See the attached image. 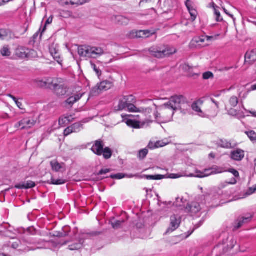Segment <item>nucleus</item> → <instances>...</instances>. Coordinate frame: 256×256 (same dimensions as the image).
Segmentation results:
<instances>
[{"instance_id":"nucleus-1","label":"nucleus","mask_w":256,"mask_h":256,"mask_svg":"<svg viewBox=\"0 0 256 256\" xmlns=\"http://www.w3.org/2000/svg\"><path fill=\"white\" fill-rule=\"evenodd\" d=\"M38 86L54 90L58 95L63 96L66 94V87L62 78H44L36 80Z\"/></svg>"},{"instance_id":"nucleus-2","label":"nucleus","mask_w":256,"mask_h":256,"mask_svg":"<svg viewBox=\"0 0 256 256\" xmlns=\"http://www.w3.org/2000/svg\"><path fill=\"white\" fill-rule=\"evenodd\" d=\"M224 172H228L232 173L236 178L239 176V172L236 170L234 168H230L228 170H224ZM223 172V170H220L217 167H212L210 168L205 169L203 172H201L197 169L195 170L194 173H190L188 174H184L180 176L178 174H172L171 178H177L182 176H188V177H196L198 178H203L207 177L209 176L220 174Z\"/></svg>"},{"instance_id":"nucleus-3","label":"nucleus","mask_w":256,"mask_h":256,"mask_svg":"<svg viewBox=\"0 0 256 256\" xmlns=\"http://www.w3.org/2000/svg\"><path fill=\"white\" fill-rule=\"evenodd\" d=\"M78 54L81 57L96 58L104 54V50L100 47L82 46L78 47Z\"/></svg>"},{"instance_id":"nucleus-4","label":"nucleus","mask_w":256,"mask_h":256,"mask_svg":"<svg viewBox=\"0 0 256 256\" xmlns=\"http://www.w3.org/2000/svg\"><path fill=\"white\" fill-rule=\"evenodd\" d=\"M167 103L174 111L180 110L182 112H184L189 106L186 98L182 96H172Z\"/></svg>"},{"instance_id":"nucleus-5","label":"nucleus","mask_w":256,"mask_h":256,"mask_svg":"<svg viewBox=\"0 0 256 256\" xmlns=\"http://www.w3.org/2000/svg\"><path fill=\"white\" fill-rule=\"evenodd\" d=\"M150 52L156 58H164L176 53V50L174 47L166 46L163 47L151 48H150Z\"/></svg>"},{"instance_id":"nucleus-6","label":"nucleus","mask_w":256,"mask_h":256,"mask_svg":"<svg viewBox=\"0 0 256 256\" xmlns=\"http://www.w3.org/2000/svg\"><path fill=\"white\" fill-rule=\"evenodd\" d=\"M136 177L139 178H145L148 180H162L164 178V176L161 174H156V175H144L142 176H138V174H129L126 175L123 174L118 173L115 174H112L110 177L112 179H118L120 180L125 177H127L128 178H132L133 177Z\"/></svg>"},{"instance_id":"nucleus-7","label":"nucleus","mask_w":256,"mask_h":256,"mask_svg":"<svg viewBox=\"0 0 256 256\" xmlns=\"http://www.w3.org/2000/svg\"><path fill=\"white\" fill-rule=\"evenodd\" d=\"M16 55L20 58L30 59L37 57V53L34 50H30L22 46H19L16 50Z\"/></svg>"},{"instance_id":"nucleus-8","label":"nucleus","mask_w":256,"mask_h":256,"mask_svg":"<svg viewBox=\"0 0 256 256\" xmlns=\"http://www.w3.org/2000/svg\"><path fill=\"white\" fill-rule=\"evenodd\" d=\"M174 110L166 102L160 108V117L162 118L166 122H170L172 119L174 114Z\"/></svg>"},{"instance_id":"nucleus-9","label":"nucleus","mask_w":256,"mask_h":256,"mask_svg":"<svg viewBox=\"0 0 256 256\" xmlns=\"http://www.w3.org/2000/svg\"><path fill=\"white\" fill-rule=\"evenodd\" d=\"M136 102L134 97L132 95L122 96L119 98L118 105L115 107L116 110H126L129 102Z\"/></svg>"},{"instance_id":"nucleus-10","label":"nucleus","mask_w":256,"mask_h":256,"mask_svg":"<svg viewBox=\"0 0 256 256\" xmlns=\"http://www.w3.org/2000/svg\"><path fill=\"white\" fill-rule=\"evenodd\" d=\"M122 117L124 118V121L126 123L128 126L134 128H143L146 124H149L152 122L150 120H147L146 122H140V121L128 118H124V116L122 115Z\"/></svg>"},{"instance_id":"nucleus-11","label":"nucleus","mask_w":256,"mask_h":256,"mask_svg":"<svg viewBox=\"0 0 256 256\" xmlns=\"http://www.w3.org/2000/svg\"><path fill=\"white\" fill-rule=\"evenodd\" d=\"M181 222V218L178 215L174 214L170 216V224L166 230V234L172 232L176 230Z\"/></svg>"},{"instance_id":"nucleus-12","label":"nucleus","mask_w":256,"mask_h":256,"mask_svg":"<svg viewBox=\"0 0 256 256\" xmlns=\"http://www.w3.org/2000/svg\"><path fill=\"white\" fill-rule=\"evenodd\" d=\"M36 122L28 118H24L16 125V127L20 130L29 129L34 126Z\"/></svg>"},{"instance_id":"nucleus-13","label":"nucleus","mask_w":256,"mask_h":256,"mask_svg":"<svg viewBox=\"0 0 256 256\" xmlns=\"http://www.w3.org/2000/svg\"><path fill=\"white\" fill-rule=\"evenodd\" d=\"M84 242V240L82 239L76 240L72 242L66 241L62 245H66L70 244L68 246V248L70 250H76L82 248Z\"/></svg>"},{"instance_id":"nucleus-14","label":"nucleus","mask_w":256,"mask_h":256,"mask_svg":"<svg viewBox=\"0 0 256 256\" xmlns=\"http://www.w3.org/2000/svg\"><path fill=\"white\" fill-rule=\"evenodd\" d=\"M244 63L252 64L256 61V48L248 50L244 56Z\"/></svg>"},{"instance_id":"nucleus-15","label":"nucleus","mask_w":256,"mask_h":256,"mask_svg":"<svg viewBox=\"0 0 256 256\" xmlns=\"http://www.w3.org/2000/svg\"><path fill=\"white\" fill-rule=\"evenodd\" d=\"M104 144L102 140H96L91 148L92 152L98 156H102L104 149Z\"/></svg>"},{"instance_id":"nucleus-16","label":"nucleus","mask_w":256,"mask_h":256,"mask_svg":"<svg viewBox=\"0 0 256 256\" xmlns=\"http://www.w3.org/2000/svg\"><path fill=\"white\" fill-rule=\"evenodd\" d=\"M50 52L53 58L58 63L61 62V58L58 52V46L57 44H52L50 46Z\"/></svg>"},{"instance_id":"nucleus-17","label":"nucleus","mask_w":256,"mask_h":256,"mask_svg":"<svg viewBox=\"0 0 256 256\" xmlns=\"http://www.w3.org/2000/svg\"><path fill=\"white\" fill-rule=\"evenodd\" d=\"M200 204L196 202H192L188 204L186 208V212H190L192 215L200 212Z\"/></svg>"},{"instance_id":"nucleus-18","label":"nucleus","mask_w":256,"mask_h":256,"mask_svg":"<svg viewBox=\"0 0 256 256\" xmlns=\"http://www.w3.org/2000/svg\"><path fill=\"white\" fill-rule=\"evenodd\" d=\"M202 101L201 100H197L194 102L192 105V108L197 113L199 116L202 117L205 116L204 112L202 110L200 106L202 104Z\"/></svg>"},{"instance_id":"nucleus-19","label":"nucleus","mask_w":256,"mask_h":256,"mask_svg":"<svg viewBox=\"0 0 256 256\" xmlns=\"http://www.w3.org/2000/svg\"><path fill=\"white\" fill-rule=\"evenodd\" d=\"M186 6L190 14L191 20L194 22L196 18L198 12L196 10L193 8L192 2L190 0H187L186 2Z\"/></svg>"},{"instance_id":"nucleus-20","label":"nucleus","mask_w":256,"mask_h":256,"mask_svg":"<svg viewBox=\"0 0 256 256\" xmlns=\"http://www.w3.org/2000/svg\"><path fill=\"white\" fill-rule=\"evenodd\" d=\"M50 164L52 169L56 172H60L61 170H65V164L64 163H59L56 160L50 162Z\"/></svg>"},{"instance_id":"nucleus-21","label":"nucleus","mask_w":256,"mask_h":256,"mask_svg":"<svg viewBox=\"0 0 256 256\" xmlns=\"http://www.w3.org/2000/svg\"><path fill=\"white\" fill-rule=\"evenodd\" d=\"M112 86V84L110 82L105 80L101 82L98 86V89L100 91H106Z\"/></svg>"},{"instance_id":"nucleus-22","label":"nucleus","mask_w":256,"mask_h":256,"mask_svg":"<svg viewBox=\"0 0 256 256\" xmlns=\"http://www.w3.org/2000/svg\"><path fill=\"white\" fill-rule=\"evenodd\" d=\"M211 38L209 36H202L200 37H196L193 38L192 40V42L193 44H198V46H202V44H203L206 40L208 41Z\"/></svg>"},{"instance_id":"nucleus-23","label":"nucleus","mask_w":256,"mask_h":256,"mask_svg":"<svg viewBox=\"0 0 256 256\" xmlns=\"http://www.w3.org/2000/svg\"><path fill=\"white\" fill-rule=\"evenodd\" d=\"M20 244L21 242L20 240L12 238L6 244L8 247H11L14 249H16L19 247Z\"/></svg>"},{"instance_id":"nucleus-24","label":"nucleus","mask_w":256,"mask_h":256,"mask_svg":"<svg viewBox=\"0 0 256 256\" xmlns=\"http://www.w3.org/2000/svg\"><path fill=\"white\" fill-rule=\"evenodd\" d=\"M36 186L35 183L32 181H28L26 183L23 184H20L16 186V188L18 189H28L30 188H34Z\"/></svg>"},{"instance_id":"nucleus-25","label":"nucleus","mask_w":256,"mask_h":256,"mask_svg":"<svg viewBox=\"0 0 256 256\" xmlns=\"http://www.w3.org/2000/svg\"><path fill=\"white\" fill-rule=\"evenodd\" d=\"M82 96V94H76L70 97L66 100V103L70 104L72 105L74 103L78 101Z\"/></svg>"},{"instance_id":"nucleus-26","label":"nucleus","mask_w":256,"mask_h":256,"mask_svg":"<svg viewBox=\"0 0 256 256\" xmlns=\"http://www.w3.org/2000/svg\"><path fill=\"white\" fill-rule=\"evenodd\" d=\"M116 22L120 25H126L128 24L129 20L122 16H118L115 18Z\"/></svg>"},{"instance_id":"nucleus-27","label":"nucleus","mask_w":256,"mask_h":256,"mask_svg":"<svg viewBox=\"0 0 256 256\" xmlns=\"http://www.w3.org/2000/svg\"><path fill=\"white\" fill-rule=\"evenodd\" d=\"M204 114H205L206 116H202V118H214L217 115L218 112L216 108H212L210 109L207 110L206 111L204 112Z\"/></svg>"},{"instance_id":"nucleus-28","label":"nucleus","mask_w":256,"mask_h":256,"mask_svg":"<svg viewBox=\"0 0 256 256\" xmlns=\"http://www.w3.org/2000/svg\"><path fill=\"white\" fill-rule=\"evenodd\" d=\"M237 182V180L236 179V178H232L230 180V182H222L218 186V188L219 190H222L224 188L228 186V184H235Z\"/></svg>"},{"instance_id":"nucleus-29","label":"nucleus","mask_w":256,"mask_h":256,"mask_svg":"<svg viewBox=\"0 0 256 256\" xmlns=\"http://www.w3.org/2000/svg\"><path fill=\"white\" fill-rule=\"evenodd\" d=\"M166 144H164L162 142H150L148 147L150 149H154L155 148H158L160 147H162L166 146Z\"/></svg>"},{"instance_id":"nucleus-30","label":"nucleus","mask_w":256,"mask_h":256,"mask_svg":"<svg viewBox=\"0 0 256 256\" xmlns=\"http://www.w3.org/2000/svg\"><path fill=\"white\" fill-rule=\"evenodd\" d=\"M66 181L62 178L55 180L52 177L50 180L48 182V183L54 185H62L66 184Z\"/></svg>"},{"instance_id":"nucleus-31","label":"nucleus","mask_w":256,"mask_h":256,"mask_svg":"<svg viewBox=\"0 0 256 256\" xmlns=\"http://www.w3.org/2000/svg\"><path fill=\"white\" fill-rule=\"evenodd\" d=\"M112 153V150L108 147H106L104 148L102 154L105 159L108 160L111 158Z\"/></svg>"},{"instance_id":"nucleus-32","label":"nucleus","mask_w":256,"mask_h":256,"mask_svg":"<svg viewBox=\"0 0 256 256\" xmlns=\"http://www.w3.org/2000/svg\"><path fill=\"white\" fill-rule=\"evenodd\" d=\"M252 215L251 214H247L241 218V226L242 224H246L251 222Z\"/></svg>"},{"instance_id":"nucleus-33","label":"nucleus","mask_w":256,"mask_h":256,"mask_svg":"<svg viewBox=\"0 0 256 256\" xmlns=\"http://www.w3.org/2000/svg\"><path fill=\"white\" fill-rule=\"evenodd\" d=\"M150 33L149 31L148 30H140L138 34H135V32H130V34H132V36H130V38H134V37H142L143 36H145L146 37H148L150 36V34H148Z\"/></svg>"},{"instance_id":"nucleus-34","label":"nucleus","mask_w":256,"mask_h":256,"mask_svg":"<svg viewBox=\"0 0 256 256\" xmlns=\"http://www.w3.org/2000/svg\"><path fill=\"white\" fill-rule=\"evenodd\" d=\"M136 102H129L128 106L126 108L127 110L129 112H140V111H142V110H140V108H136L134 105V103Z\"/></svg>"},{"instance_id":"nucleus-35","label":"nucleus","mask_w":256,"mask_h":256,"mask_svg":"<svg viewBox=\"0 0 256 256\" xmlns=\"http://www.w3.org/2000/svg\"><path fill=\"white\" fill-rule=\"evenodd\" d=\"M228 114L230 116H234L238 119L240 118V110H236L234 108H230L228 110Z\"/></svg>"},{"instance_id":"nucleus-36","label":"nucleus","mask_w":256,"mask_h":256,"mask_svg":"<svg viewBox=\"0 0 256 256\" xmlns=\"http://www.w3.org/2000/svg\"><path fill=\"white\" fill-rule=\"evenodd\" d=\"M90 0H69L66 4H70L72 5H82L86 2H89Z\"/></svg>"},{"instance_id":"nucleus-37","label":"nucleus","mask_w":256,"mask_h":256,"mask_svg":"<svg viewBox=\"0 0 256 256\" xmlns=\"http://www.w3.org/2000/svg\"><path fill=\"white\" fill-rule=\"evenodd\" d=\"M256 191V184L252 187L250 188L246 192H244L241 198H246V196L251 195Z\"/></svg>"},{"instance_id":"nucleus-38","label":"nucleus","mask_w":256,"mask_h":256,"mask_svg":"<svg viewBox=\"0 0 256 256\" xmlns=\"http://www.w3.org/2000/svg\"><path fill=\"white\" fill-rule=\"evenodd\" d=\"M74 132H78L82 129V125L80 122L75 123L71 126Z\"/></svg>"},{"instance_id":"nucleus-39","label":"nucleus","mask_w":256,"mask_h":256,"mask_svg":"<svg viewBox=\"0 0 256 256\" xmlns=\"http://www.w3.org/2000/svg\"><path fill=\"white\" fill-rule=\"evenodd\" d=\"M0 54L2 56H8L10 55L11 52L8 46H4L0 50Z\"/></svg>"},{"instance_id":"nucleus-40","label":"nucleus","mask_w":256,"mask_h":256,"mask_svg":"<svg viewBox=\"0 0 256 256\" xmlns=\"http://www.w3.org/2000/svg\"><path fill=\"white\" fill-rule=\"evenodd\" d=\"M220 146L224 148H230L231 147V144L226 140H221L219 143Z\"/></svg>"},{"instance_id":"nucleus-41","label":"nucleus","mask_w":256,"mask_h":256,"mask_svg":"<svg viewBox=\"0 0 256 256\" xmlns=\"http://www.w3.org/2000/svg\"><path fill=\"white\" fill-rule=\"evenodd\" d=\"M245 134L248 136L250 138V140L252 141L256 140V133L252 130L249 132H245Z\"/></svg>"},{"instance_id":"nucleus-42","label":"nucleus","mask_w":256,"mask_h":256,"mask_svg":"<svg viewBox=\"0 0 256 256\" xmlns=\"http://www.w3.org/2000/svg\"><path fill=\"white\" fill-rule=\"evenodd\" d=\"M231 158L236 160H240V152L238 150L232 152L231 154Z\"/></svg>"},{"instance_id":"nucleus-43","label":"nucleus","mask_w":256,"mask_h":256,"mask_svg":"<svg viewBox=\"0 0 256 256\" xmlns=\"http://www.w3.org/2000/svg\"><path fill=\"white\" fill-rule=\"evenodd\" d=\"M229 102L232 106L236 107L238 104V100L237 97L233 96L230 98Z\"/></svg>"},{"instance_id":"nucleus-44","label":"nucleus","mask_w":256,"mask_h":256,"mask_svg":"<svg viewBox=\"0 0 256 256\" xmlns=\"http://www.w3.org/2000/svg\"><path fill=\"white\" fill-rule=\"evenodd\" d=\"M90 65L94 70L96 72L97 76L99 77L102 74L101 70L96 66L93 62H90Z\"/></svg>"},{"instance_id":"nucleus-45","label":"nucleus","mask_w":256,"mask_h":256,"mask_svg":"<svg viewBox=\"0 0 256 256\" xmlns=\"http://www.w3.org/2000/svg\"><path fill=\"white\" fill-rule=\"evenodd\" d=\"M148 153V150L146 148H144L142 150H141L139 152L138 154V157L140 159H143L144 158Z\"/></svg>"},{"instance_id":"nucleus-46","label":"nucleus","mask_w":256,"mask_h":256,"mask_svg":"<svg viewBox=\"0 0 256 256\" xmlns=\"http://www.w3.org/2000/svg\"><path fill=\"white\" fill-rule=\"evenodd\" d=\"M53 20V16H50L46 20L44 28L42 29V33L44 32L46 29V26L48 24H50L52 23Z\"/></svg>"},{"instance_id":"nucleus-47","label":"nucleus","mask_w":256,"mask_h":256,"mask_svg":"<svg viewBox=\"0 0 256 256\" xmlns=\"http://www.w3.org/2000/svg\"><path fill=\"white\" fill-rule=\"evenodd\" d=\"M214 77V75L211 72H206L203 74L202 78L204 80H208L210 78H212Z\"/></svg>"},{"instance_id":"nucleus-48","label":"nucleus","mask_w":256,"mask_h":256,"mask_svg":"<svg viewBox=\"0 0 256 256\" xmlns=\"http://www.w3.org/2000/svg\"><path fill=\"white\" fill-rule=\"evenodd\" d=\"M8 37V32L4 30H0V40H6Z\"/></svg>"},{"instance_id":"nucleus-49","label":"nucleus","mask_w":256,"mask_h":256,"mask_svg":"<svg viewBox=\"0 0 256 256\" xmlns=\"http://www.w3.org/2000/svg\"><path fill=\"white\" fill-rule=\"evenodd\" d=\"M124 221L116 220L112 222V226L114 228L116 229L120 227Z\"/></svg>"},{"instance_id":"nucleus-50","label":"nucleus","mask_w":256,"mask_h":256,"mask_svg":"<svg viewBox=\"0 0 256 256\" xmlns=\"http://www.w3.org/2000/svg\"><path fill=\"white\" fill-rule=\"evenodd\" d=\"M140 110H142L140 111V112L144 114L146 116H147L148 114H150L152 112V110L150 108H140Z\"/></svg>"},{"instance_id":"nucleus-51","label":"nucleus","mask_w":256,"mask_h":256,"mask_svg":"<svg viewBox=\"0 0 256 256\" xmlns=\"http://www.w3.org/2000/svg\"><path fill=\"white\" fill-rule=\"evenodd\" d=\"M240 228V220L237 219L232 224L233 230H236Z\"/></svg>"},{"instance_id":"nucleus-52","label":"nucleus","mask_w":256,"mask_h":256,"mask_svg":"<svg viewBox=\"0 0 256 256\" xmlns=\"http://www.w3.org/2000/svg\"><path fill=\"white\" fill-rule=\"evenodd\" d=\"M72 132H74L72 128V126H70L64 130V136H68V135L71 134Z\"/></svg>"},{"instance_id":"nucleus-53","label":"nucleus","mask_w":256,"mask_h":256,"mask_svg":"<svg viewBox=\"0 0 256 256\" xmlns=\"http://www.w3.org/2000/svg\"><path fill=\"white\" fill-rule=\"evenodd\" d=\"M214 15H215V16H216V20L217 22H220L222 20V18L221 16H220V12L217 10H214Z\"/></svg>"},{"instance_id":"nucleus-54","label":"nucleus","mask_w":256,"mask_h":256,"mask_svg":"<svg viewBox=\"0 0 256 256\" xmlns=\"http://www.w3.org/2000/svg\"><path fill=\"white\" fill-rule=\"evenodd\" d=\"M248 114H252L253 116L256 117V112H246V114L244 113L243 112H241V118H244L246 116H248Z\"/></svg>"},{"instance_id":"nucleus-55","label":"nucleus","mask_w":256,"mask_h":256,"mask_svg":"<svg viewBox=\"0 0 256 256\" xmlns=\"http://www.w3.org/2000/svg\"><path fill=\"white\" fill-rule=\"evenodd\" d=\"M67 120H68L64 117L60 118L59 119V124L62 126H64L65 125L67 124Z\"/></svg>"},{"instance_id":"nucleus-56","label":"nucleus","mask_w":256,"mask_h":256,"mask_svg":"<svg viewBox=\"0 0 256 256\" xmlns=\"http://www.w3.org/2000/svg\"><path fill=\"white\" fill-rule=\"evenodd\" d=\"M110 172V170L108 168H106L100 170L98 173V175H102L104 174H106Z\"/></svg>"},{"instance_id":"nucleus-57","label":"nucleus","mask_w":256,"mask_h":256,"mask_svg":"<svg viewBox=\"0 0 256 256\" xmlns=\"http://www.w3.org/2000/svg\"><path fill=\"white\" fill-rule=\"evenodd\" d=\"M16 104L17 106H18V107L20 110H24V106H23V104H22V102H19V101H18V102H16Z\"/></svg>"},{"instance_id":"nucleus-58","label":"nucleus","mask_w":256,"mask_h":256,"mask_svg":"<svg viewBox=\"0 0 256 256\" xmlns=\"http://www.w3.org/2000/svg\"><path fill=\"white\" fill-rule=\"evenodd\" d=\"M64 118L68 120H66L67 124H68L70 122L72 121L73 118H72V116H64Z\"/></svg>"},{"instance_id":"nucleus-59","label":"nucleus","mask_w":256,"mask_h":256,"mask_svg":"<svg viewBox=\"0 0 256 256\" xmlns=\"http://www.w3.org/2000/svg\"><path fill=\"white\" fill-rule=\"evenodd\" d=\"M210 8H212L214 10H216V8H218V6L215 4L214 2H212L211 4H210Z\"/></svg>"},{"instance_id":"nucleus-60","label":"nucleus","mask_w":256,"mask_h":256,"mask_svg":"<svg viewBox=\"0 0 256 256\" xmlns=\"http://www.w3.org/2000/svg\"><path fill=\"white\" fill-rule=\"evenodd\" d=\"M179 200L180 201H182V199H180V198H177L176 199V202H175L174 203V204L176 206H180L181 205L180 204H178V202H179Z\"/></svg>"},{"instance_id":"nucleus-61","label":"nucleus","mask_w":256,"mask_h":256,"mask_svg":"<svg viewBox=\"0 0 256 256\" xmlns=\"http://www.w3.org/2000/svg\"><path fill=\"white\" fill-rule=\"evenodd\" d=\"M7 96H8L12 98L14 101H16V99H17L15 96H12L11 94H8Z\"/></svg>"},{"instance_id":"nucleus-62","label":"nucleus","mask_w":256,"mask_h":256,"mask_svg":"<svg viewBox=\"0 0 256 256\" xmlns=\"http://www.w3.org/2000/svg\"><path fill=\"white\" fill-rule=\"evenodd\" d=\"M212 102L216 104V108L218 109V102H216L214 100H212Z\"/></svg>"},{"instance_id":"nucleus-63","label":"nucleus","mask_w":256,"mask_h":256,"mask_svg":"<svg viewBox=\"0 0 256 256\" xmlns=\"http://www.w3.org/2000/svg\"><path fill=\"white\" fill-rule=\"evenodd\" d=\"M251 90H256V84L252 86Z\"/></svg>"},{"instance_id":"nucleus-64","label":"nucleus","mask_w":256,"mask_h":256,"mask_svg":"<svg viewBox=\"0 0 256 256\" xmlns=\"http://www.w3.org/2000/svg\"><path fill=\"white\" fill-rule=\"evenodd\" d=\"M241 160L244 157V152L241 150Z\"/></svg>"}]
</instances>
